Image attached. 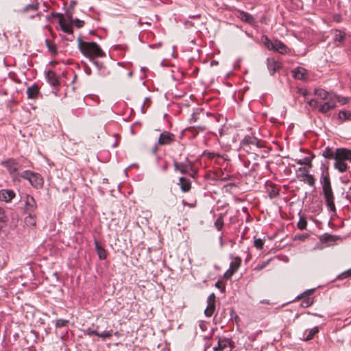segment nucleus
I'll return each instance as SVG.
<instances>
[{
  "label": "nucleus",
  "instance_id": "nucleus-1",
  "mask_svg": "<svg viewBox=\"0 0 351 351\" xmlns=\"http://www.w3.org/2000/svg\"><path fill=\"white\" fill-rule=\"evenodd\" d=\"M322 155L325 158L334 159V167L340 173L346 172L348 168L346 161H351V149L347 148H337L333 152L332 148L327 147Z\"/></svg>",
  "mask_w": 351,
  "mask_h": 351
},
{
  "label": "nucleus",
  "instance_id": "nucleus-2",
  "mask_svg": "<svg viewBox=\"0 0 351 351\" xmlns=\"http://www.w3.org/2000/svg\"><path fill=\"white\" fill-rule=\"evenodd\" d=\"M78 48L81 53L88 58L104 57L106 53L95 42L83 41L81 36L77 38Z\"/></svg>",
  "mask_w": 351,
  "mask_h": 351
},
{
  "label": "nucleus",
  "instance_id": "nucleus-3",
  "mask_svg": "<svg viewBox=\"0 0 351 351\" xmlns=\"http://www.w3.org/2000/svg\"><path fill=\"white\" fill-rule=\"evenodd\" d=\"M320 182L322 186L323 193L326 206L330 211L335 212V205L334 202V195L331 188L330 178L328 176L321 177Z\"/></svg>",
  "mask_w": 351,
  "mask_h": 351
},
{
  "label": "nucleus",
  "instance_id": "nucleus-4",
  "mask_svg": "<svg viewBox=\"0 0 351 351\" xmlns=\"http://www.w3.org/2000/svg\"><path fill=\"white\" fill-rule=\"evenodd\" d=\"M320 182L322 186L323 193L326 206L330 211L335 212V205L334 202V195L331 188L330 178L328 176L321 177Z\"/></svg>",
  "mask_w": 351,
  "mask_h": 351
},
{
  "label": "nucleus",
  "instance_id": "nucleus-5",
  "mask_svg": "<svg viewBox=\"0 0 351 351\" xmlns=\"http://www.w3.org/2000/svg\"><path fill=\"white\" fill-rule=\"evenodd\" d=\"M20 176L27 180L34 188L40 189L43 186V177L38 173L27 170L22 172Z\"/></svg>",
  "mask_w": 351,
  "mask_h": 351
},
{
  "label": "nucleus",
  "instance_id": "nucleus-6",
  "mask_svg": "<svg viewBox=\"0 0 351 351\" xmlns=\"http://www.w3.org/2000/svg\"><path fill=\"white\" fill-rule=\"evenodd\" d=\"M258 147V141L256 138L245 136L241 142V148L246 152H255Z\"/></svg>",
  "mask_w": 351,
  "mask_h": 351
},
{
  "label": "nucleus",
  "instance_id": "nucleus-7",
  "mask_svg": "<svg viewBox=\"0 0 351 351\" xmlns=\"http://www.w3.org/2000/svg\"><path fill=\"white\" fill-rule=\"evenodd\" d=\"M37 208L36 202L32 196L27 195L26 197L25 211L28 214V218L33 220L34 223L35 210Z\"/></svg>",
  "mask_w": 351,
  "mask_h": 351
},
{
  "label": "nucleus",
  "instance_id": "nucleus-8",
  "mask_svg": "<svg viewBox=\"0 0 351 351\" xmlns=\"http://www.w3.org/2000/svg\"><path fill=\"white\" fill-rule=\"evenodd\" d=\"M266 40L267 43H265V45L267 49L278 51L282 54L287 53V47L280 40H275L274 41H271L267 37Z\"/></svg>",
  "mask_w": 351,
  "mask_h": 351
},
{
  "label": "nucleus",
  "instance_id": "nucleus-9",
  "mask_svg": "<svg viewBox=\"0 0 351 351\" xmlns=\"http://www.w3.org/2000/svg\"><path fill=\"white\" fill-rule=\"evenodd\" d=\"M314 289H308L296 297L295 300L303 299L301 302V306L308 308L313 304V299L310 298L309 295L314 292Z\"/></svg>",
  "mask_w": 351,
  "mask_h": 351
},
{
  "label": "nucleus",
  "instance_id": "nucleus-10",
  "mask_svg": "<svg viewBox=\"0 0 351 351\" xmlns=\"http://www.w3.org/2000/svg\"><path fill=\"white\" fill-rule=\"evenodd\" d=\"M233 346L230 339H219L217 345L213 347L214 351H232Z\"/></svg>",
  "mask_w": 351,
  "mask_h": 351
},
{
  "label": "nucleus",
  "instance_id": "nucleus-11",
  "mask_svg": "<svg viewBox=\"0 0 351 351\" xmlns=\"http://www.w3.org/2000/svg\"><path fill=\"white\" fill-rule=\"evenodd\" d=\"M2 165L8 169L9 173L15 178L19 167V163L14 159H9L2 162Z\"/></svg>",
  "mask_w": 351,
  "mask_h": 351
},
{
  "label": "nucleus",
  "instance_id": "nucleus-12",
  "mask_svg": "<svg viewBox=\"0 0 351 351\" xmlns=\"http://www.w3.org/2000/svg\"><path fill=\"white\" fill-rule=\"evenodd\" d=\"M175 141V135L169 132L165 131L160 134L158 143L161 145H169Z\"/></svg>",
  "mask_w": 351,
  "mask_h": 351
},
{
  "label": "nucleus",
  "instance_id": "nucleus-13",
  "mask_svg": "<svg viewBox=\"0 0 351 351\" xmlns=\"http://www.w3.org/2000/svg\"><path fill=\"white\" fill-rule=\"evenodd\" d=\"M207 307L204 310L206 317H211L215 309V296L214 293L210 294L207 298Z\"/></svg>",
  "mask_w": 351,
  "mask_h": 351
},
{
  "label": "nucleus",
  "instance_id": "nucleus-14",
  "mask_svg": "<svg viewBox=\"0 0 351 351\" xmlns=\"http://www.w3.org/2000/svg\"><path fill=\"white\" fill-rule=\"evenodd\" d=\"M336 107V102L333 97H330L329 100L326 101L324 104L319 106L318 111L322 114H326L330 110Z\"/></svg>",
  "mask_w": 351,
  "mask_h": 351
},
{
  "label": "nucleus",
  "instance_id": "nucleus-15",
  "mask_svg": "<svg viewBox=\"0 0 351 351\" xmlns=\"http://www.w3.org/2000/svg\"><path fill=\"white\" fill-rule=\"evenodd\" d=\"M237 17L241 21L250 25H254L256 23V20L252 14L241 10H237Z\"/></svg>",
  "mask_w": 351,
  "mask_h": 351
},
{
  "label": "nucleus",
  "instance_id": "nucleus-16",
  "mask_svg": "<svg viewBox=\"0 0 351 351\" xmlns=\"http://www.w3.org/2000/svg\"><path fill=\"white\" fill-rule=\"evenodd\" d=\"M15 197V193L10 189L0 190V201L10 202Z\"/></svg>",
  "mask_w": 351,
  "mask_h": 351
},
{
  "label": "nucleus",
  "instance_id": "nucleus-17",
  "mask_svg": "<svg viewBox=\"0 0 351 351\" xmlns=\"http://www.w3.org/2000/svg\"><path fill=\"white\" fill-rule=\"evenodd\" d=\"M293 76L296 80H305L306 79L307 71L301 66H298L292 70Z\"/></svg>",
  "mask_w": 351,
  "mask_h": 351
},
{
  "label": "nucleus",
  "instance_id": "nucleus-18",
  "mask_svg": "<svg viewBox=\"0 0 351 351\" xmlns=\"http://www.w3.org/2000/svg\"><path fill=\"white\" fill-rule=\"evenodd\" d=\"M267 68L271 75H274L281 66L280 62L275 60L274 58H267Z\"/></svg>",
  "mask_w": 351,
  "mask_h": 351
},
{
  "label": "nucleus",
  "instance_id": "nucleus-19",
  "mask_svg": "<svg viewBox=\"0 0 351 351\" xmlns=\"http://www.w3.org/2000/svg\"><path fill=\"white\" fill-rule=\"evenodd\" d=\"M26 93L28 99H35L39 95V87L37 84H34L27 88Z\"/></svg>",
  "mask_w": 351,
  "mask_h": 351
},
{
  "label": "nucleus",
  "instance_id": "nucleus-20",
  "mask_svg": "<svg viewBox=\"0 0 351 351\" xmlns=\"http://www.w3.org/2000/svg\"><path fill=\"white\" fill-rule=\"evenodd\" d=\"M47 82L53 86H58L60 84L58 78L56 73L51 71H48L46 73Z\"/></svg>",
  "mask_w": 351,
  "mask_h": 351
},
{
  "label": "nucleus",
  "instance_id": "nucleus-21",
  "mask_svg": "<svg viewBox=\"0 0 351 351\" xmlns=\"http://www.w3.org/2000/svg\"><path fill=\"white\" fill-rule=\"evenodd\" d=\"M230 258L232 259V261L230 264L229 268L236 272L238 269L240 267L241 264V258L239 256H234L230 254Z\"/></svg>",
  "mask_w": 351,
  "mask_h": 351
},
{
  "label": "nucleus",
  "instance_id": "nucleus-22",
  "mask_svg": "<svg viewBox=\"0 0 351 351\" xmlns=\"http://www.w3.org/2000/svg\"><path fill=\"white\" fill-rule=\"evenodd\" d=\"M173 166L175 170L179 171L182 174H186L189 172V169L191 168V165L183 162H174Z\"/></svg>",
  "mask_w": 351,
  "mask_h": 351
},
{
  "label": "nucleus",
  "instance_id": "nucleus-23",
  "mask_svg": "<svg viewBox=\"0 0 351 351\" xmlns=\"http://www.w3.org/2000/svg\"><path fill=\"white\" fill-rule=\"evenodd\" d=\"M179 184L180 186L182 191L184 193L189 191L191 188V181L189 179L184 177L180 178Z\"/></svg>",
  "mask_w": 351,
  "mask_h": 351
},
{
  "label": "nucleus",
  "instance_id": "nucleus-24",
  "mask_svg": "<svg viewBox=\"0 0 351 351\" xmlns=\"http://www.w3.org/2000/svg\"><path fill=\"white\" fill-rule=\"evenodd\" d=\"M315 94L321 99L323 100H329L330 97H333L334 94H330V93L326 91L324 89H315Z\"/></svg>",
  "mask_w": 351,
  "mask_h": 351
},
{
  "label": "nucleus",
  "instance_id": "nucleus-25",
  "mask_svg": "<svg viewBox=\"0 0 351 351\" xmlns=\"http://www.w3.org/2000/svg\"><path fill=\"white\" fill-rule=\"evenodd\" d=\"M346 37V33L340 29H335L334 33V40L338 42L339 44L337 46H340L344 42Z\"/></svg>",
  "mask_w": 351,
  "mask_h": 351
},
{
  "label": "nucleus",
  "instance_id": "nucleus-26",
  "mask_svg": "<svg viewBox=\"0 0 351 351\" xmlns=\"http://www.w3.org/2000/svg\"><path fill=\"white\" fill-rule=\"evenodd\" d=\"M95 249L98 255V257L101 260L106 258V250L97 241H95Z\"/></svg>",
  "mask_w": 351,
  "mask_h": 351
},
{
  "label": "nucleus",
  "instance_id": "nucleus-27",
  "mask_svg": "<svg viewBox=\"0 0 351 351\" xmlns=\"http://www.w3.org/2000/svg\"><path fill=\"white\" fill-rule=\"evenodd\" d=\"M337 239V237L335 235H331L328 234H325L320 237V241L324 243H326L327 245H331Z\"/></svg>",
  "mask_w": 351,
  "mask_h": 351
},
{
  "label": "nucleus",
  "instance_id": "nucleus-28",
  "mask_svg": "<svg viewBox=\"0 0 351 351\" xmlns=\"http://www.w3.org/2000/svg\"><path fill=\"white\" fill-rule=\"evenodd\" d=\"M38 9V3H32L27 5L19 12L21 13H27L29 12H36Z\"/></svg>",
  "mask_w": 351,
  "mask_h": 351
},
{
  "label": "nucleus",
  "instance_id": "nucleus-29",
  "mask_svg": "<svg viewBox=\"0 0 351 351\" xmlns=\"http://www.w3.org/2000/svg\"><path fill=\"white\" fill-rule=\"evenodd\" d=\"M338 119L341 123L351 119V112L346 110H340L338 114Z\"/></svg>",
  "mask_w": 351,
  "mask_h": 351
},
{
  "label": "nucleus",
  "instance_id": "nucleus-30",
  "mask_svg": "<svg viewBox=\"0 0 351 351\" xmlns=\"http://www.w3.org/2000/svg\"><path fill=\"white\" fill-rule=\"evenodd\" d=\"M333 98L335 99V101H337L339 103H340L341 105L346 104L348 101L351 100L350 97H343L340 95H337L336 94L333 95Z\"/></svg>",
  "mask_w": 351,
  "mask_h": 351
},
{
  "label": "nucleus",
  "instance_id": "nucleus-31",
  "mask_svg": "<svg viewBox=\"0 0 351 351\" xmlns=\"http://www.w3.org/2000/svg\"><path fill=\"white\" fill-rule=\"evenodd\" d=\"M319 332V327L315 326L308 331V335L304 338V341H309L312 339L314 336Z\"/></svg>",
  "mask_w": 351,
  "mask_h": 351
},
{
  "label": "nucleus",
  "instance_id": "nucleus-32",
  "mask_svg": "<svg viewBox=\"0 0 351 351\" xmlns=\"http://www.w3.org/2000/svg\"><path fill=\"white\" fill-rule=\"evenodd\" d=\"M60 26L62 31H63L64 33L72 34H73V29L72 27L69 25H66L62 21V19L60 20Z\"/></svg>",
  "mask_w": 351,
  "mask_h": 351
},
{
  "label": "nucleus",
  "instance_id": "nucleus-33",
  "mask_svg": "<svg viewBox=\"0 0 351 351\" xmlns=\"http://www.w3.org/2000/svg\"><path fill=\"white\" fill-rule=\"evenodd\" d=\"M304 176L306 177V179L304 180L305 182H306L309 186H313L315 185V178L313 175L311 174H304Z\"/></svg>",
  "mask_w": 351,
  "mask_h": 351
},
{
  "label": "nucleus",
  "instance_id": "nucleus-34",
  "mask_svg": "<svg viewBox=\"0 0 351 351\" xmlns=\"http://www.w3.org/2000/svg\"><path fill=\"white\" fill-rule=\"evenodd\" d=\"M45 43H46V46L48 49V50L51 52L53 54H56L57 53V49H56V46L53 44V43H51L49 40H45Z\"/></svg>",
  "mask_w": 351,
  "mask_h": 351
},
{
  "label": "nucleus",
  "instance_id": "nucleus-35",
  "mask_svg": "<svg viewBox=\"0 0 351 351\" xmlns=\"http://www.w3.org/2000/svg\"><path fill=\"white\" fill-rule=\"evenodd\" d=\"M112 335V330H108V331H104L102 332H98V335L97 337H99L102 339H106V338H110L111 337Z\"/></svg>",
  "mask_w": 351,
  "mask_h": 351
},
{
  "label": "nucleus",
  "instance_id": "nucleus-36",
  "mask_svg": "<svg viewBox=\"0 0 351 351\" xmlns=\"http://www.w3.org/2000/svg\"><path fill=\"white\" fill-rule=\"evenodd\" d=\"M298 228L300 229V230H304L306 229V226H307V221L304 218H300V220L298 222Z\"/></svg>",
  "mask_w": 351,
  "mask_h": 351
},
{
  "label": "nucleus",
  "instance_id": "nucleus-37",
  "mask_svg": "<svg viewBox=\"0 0 351 351\" xmlns=\"http://www.w3.org/2000/svg\"><path fill=\"white\" fill-rule=\"evenodd\" d=\"M215 227L217 229V230H221L223 226V221L222 218L220 217L216 219L215 221Z\"/></svg>",
  "mask_w": 351,
  "mask_h": 351
},
{
  "label": "nucleus",
  "instance_id": "nucleus-38",
  "mask_svg": "<svg viewBox=\"0 0 351 351\" xmlns=\"http://www.w3.org/2000/svg\"><path fill=\"white\" fill-rule=\"evenodd\" d=\"M308 104L312 108H319L320 104L319 101L316 99H311L309 101H307Z\"/></svg>",
  "mask_w": 351,
  "mask_h": 351
},
{
  "label": "nucleus",
  "instance_id": "nucleus-39",
  "mask_svg": "<svg viewBox=\"0 0 351 351\" xmlns=\"http://www.w3.org/2000/svg\"><path fill=\"white\" fill-rule=\"evenodd\" d=\"M254 243V246L257 249L261 250V249H263V245H264V241L260 238L255 239Z\"/></svg>",
  "mask_w": 351,
  "mask_h": 351
},
{
  "label": "nucleus",
  "instance_id": "nucleus-40",
  "mask_svg": "<svg viewBox=\"0 0 351 351\" xmlns=\"http://www.w3.org/2000/svg\"><path fill=\"white\" fill-rule=\"evenodd\" d=\"M351 276V268L347 271L342 272L337 276V279H343Z\"/></svg>",
  "mask_w": 351,
  "mask_h": 351
},
{
  "label": "nucleus",
  "instance_id": "nucleus-41",
  "mask_svg": "<svg viewBox=\"0 0 351 351\" xmlns=\"http://www.w3.org/2000/svg\"><path fill=\"white\" fill-rule=\"evenodd\" d=\"M68 323H69V321L66 319H57L56 322V326L57 328H61V327H63V326H65L66 325H67Z\"/></svg>",
  "mask_w": 351,
  "mask_h": 351
},
{
  "label": "nucleus",
  "instance_id": "nucleus-42",
  "mask_svg": "<svg viewBox=\"0 0 351 351\" xmlns=\"http://www.w3.org/2000/svg\"><path fill=\"white\" fill-rule=\"evenodd\" d=\"M296 162L298 164V165H309L310 167L311 166V161L310 160L308 159V158L307 157H305V158H303L302 159H299V160H296Z\"/></svg>",
  "mask_w": 351,
  "mask_h": 351
},
{
  "label": "nucleus",
  "instance_id": "nucleus-43",
  "mask_svg": "<svg viewBox=\"0 0 351 351\" xmlns=\"http://www.w3.org/2000/svg\"><path fill=\"white\" fill-rule=\"evenodd\" d=\"M6 221V216L5 215L4 210L0 208V230L2 228V223Z\"/></svg>",
  "mask_w": 351,
  "mask_h": 351
},
{
  "label": "nucleus",
  "instance_id": "nucleus-44",
  "mask_svg": "<svg viewBox=\"0 0 351 351\" xmlns=\"http://www.w3.org/2000/svg\"><path fill=\"white\" fill-rule=\"evenodd\" d=\"M71 23H74L77 28H80L84 25V21L78 19H72Z\"/></svg>",
  "mask_w": 351,
  "mask_h": 351
},
{
  "label": "nucleus",
  "instance_id": "nucleus-45",
  "mask_svg": "<svg viewBox=\"0 0 351 351\" xmlns=\"http://www.w3.org/2000/svg\"><path fill=\"white\" fill-rule=\"evenodd\" d=\"M268 263H269V261H264L262 263L258 264L254 267V270L257 271L262 270L267 265Z\"/></svg>",
  "mask_w": 351,
  "mask_h": 351
},
{
  "label": "nucleus",
  "instance_id": "nucleus-46",
  "mask_svg": "<svg viewBox=\"0 0 351 351\" xmlns=\"http://www.w3.org/2000/svg\"><path fill=\"white\" fill-rule=\"evenodd\" d=\"M235 272L230 268L224 273L223 278L226 279H230Z\"/></svg>",
  "mask_w": 351,
  "mask_h": 351
},
{
  "label": "nucleus",
  "instance_id": "nucleus-47",
  "mask_svg": "<svg viewBox=\"0 0 351 351\" xmlns=\"http://www.w3.org/2000/svg\"><path fill=\"white\" fill-rule=\"evenodd\" d=\"M204 155L206 156L208 158L213 159L215 157L220 158L221 156L219 154H215L213 152H204Z\"/></svg>",
  "mask_w": 351,
  "mask_h": 351
},
{
  "label": "nucleus",
  "instance_id": "nucleus-48",
  "mask_svg": "<svg viewBox=\"0 0 351 351\" xmlns=\"http://www.w3.org/2000/svg\"><path fill=\"white\" fill-rule=\"evenodd\" d=\"M198 114H199V112L197 111V112H193L192 113V114L191 116V118L189 119V122L191 123L197 121Z\"/></svg>",
  "mask_w": 351,
  "mask_h": 351
},
{
  "label": "nucleus",
  "instance_id": "nucleus-49",
  "mask_svg": "<svg viewBox=\"0 0 351 351\" xmlns=\"http://www.w3.org/2000/svg\"><path fill=\"white\" fill-rule=\"evenodd\" d=\"M86 334L88 335H96V336H97L99 332L97 330H93V329H91V328H88L86 330Z\"/></svg>",
  "mask_w": 351,
  "mask_h": 351
},
{
  "label": "nucleus",
  "instance_id": "nucleus-50",
  "mask_svg": "<svg viewBox=\"0 0 351 351\" xmlns=\"http://www.w3.org/2000/svg\"><path fill=\"white\" fill-rule=\"evenodd\" d=\"M93 64L97 67L98 69H101L103 67L102 62L99 61H93Z\"/></svg>",
  "mask_w": 351,
  "mask_h": 351
},
{
  "label": "nucleus",
  "instance_id": "nucleus-51",
  "mask_svg": "<svg viewBox=\"0 0 351 351\" xmlns=\"http://www.w3.org/2000/svg\"><path fill=\"white\" fill-rule=\"evenodd\" d=\"M197 128L198 130H201V131H204V130H206V128H205L204 126H201V125L197 126ZM195 129H196V128H195V127H191V130H195Z\"/></svg>",
  "mask_w": 351,
  "mask_h": 351
},
{
  "label": "nucleus",
  "instance_id": "nucleus-52",
  "mask_svg": "<svg viewBox=\"0 0 351 351\" xmlns=\"http://www.w3.org/2000/svg\"><path fill=\"white\" fill-rule=\"evenodd\" d=\"M55 16H60V14H54L53 13H51V14L47 15V16H46V18H47V19L48 21H49V20L51 19V18H53V17H54Z\"/></svg>",
  "mask_w": 351,
  "mask_h": 351
},
{
  "label": "nucleus",
  "instance_id": "nucleus-53",
  "mask_svg": "<svg viewBox=\"0 0 351 351\" xmlns=\"http://www.w3.org/2000/svg\"><path fill=\"white\" fill-rule=\"evenodd\" d=\"M25 222H26V223H29V224H32V225H34V224L36 223V221H35V220H34V223H32V222H33V220H32V219H29L28 218V217H27L25 218Z\"/></svg>",
  "mask_w": 351,
  "mask_h": 351
},
{
  "label": "nucleus",
  "instance_id": "nucleus-54",
  "mask_svg": "<svg viewBox=\"0 0 351 351\" xmlns=\"http://www.w3.org/2000/svg\"><path fill=\"white\" fill-rule=\"evenodd\" d=\"M219 242H220V245L222 247L223 246V236L221 235L220 237H219Z\"/></svg>",
  "mask_w": 351,
  "mask_h": 351
},
{
  "label": "nucleus",
  "instance_id": "nucleus-55",
  "mask_svg": "<svg viewBox=\"0 0 351 351\" xmlns=\"http://www.w3.org/2000/svg\"><path fill=\"white\" fill-rule=\"evenodd\" d=\"M183 204H184V205H187V206H190V207H193V204H189V203H186V202H185L184 201H183Z\"/></svg>",
  "mask_w": 351,
  "mask_h": 351
},
{
  "label": "nucleus",
  "instance_id": "nucleus-56",
  "mask_svg": "<svg viewBox=\"0 0 351 351\" xmlns=\"http://www.w3.org/2000/svg\"><path fill=\"white\" fill-rule=\"evenodd\" d=\"M36 16L40 17V13H37V14H36ZM34 16H35V15H32V16H30V18H31V19H34Z\"/></svg>",
  "mask_w": 351,
  "mask_h": 351
},
{
  "label": "nucleus",
  "instance_id": "nucleus-57",
  "mask_svg": "<svg viewBox=\"0 0 351 351\" xmlns=\"http://www.w3.org/2000/svg\"><path fill=\"white\" fill-rule=\"evenodd\" d=\"M145 104V101H143V105H142V106H141V111H142V112H143V111H144Z\"/></svg>",
  "mask_w": 351,
  "mask_h": 351
},
{
  "label": "nucleus",
  "instance_id": "nucleus-58",
  "mask_svg": "<svg viewBox=\"0 0 351 351\" xmlns=\"http://www.w3.org/2000/svg\"><path fill=\"white\" fill-rule=\"evenodd\" d=\"M307 94H308V92H307V90H304V91H303V93H302V95H303L304 96L307 95Z\"/></svg>",
  "mask_w": 351,
  "mask_h": 351
},
{
  "label": "nucleus",
  "instance_id": "nucleus-59",
  "mask_svg": "<svg viewBox=\"0 0 351 351\" xmlns=\"http://www.w3.org/2000/svg\"><path fill=\"white\" fill-rule=\"evenodd\" d=\"M128 76L129 77H131L132 76V71L129 72V73H128Z\"/></svg>",
  "mask_w": 351,
  "mask_h": 351
},
{
  "label": "nucleus",
  "instance_id": "nucleus-60",
  "mask_svg": "<svg viewBox=\"0 0 351 351\" xmlns=\"http://www.w3.org/2000/svg\"><path fill=\"white\" fill-rule=\"evenodd\" d=\"M219 134L221 136L223 135V130L222 129L219 130Z\"/></svg>",
  "mask_w": 351,
  "mask_h": 351
},
{
  "label": "nucleus",
  "instance_id": "nucleus-61",
  "mask_svg": "<svg viewBox=\"0 0 351 351\" xmlns=\"http://www.w3.org/2000/svg\"><path fill=\"white\" fill-rule=\"evenodd\" d=\"M146 70H147L146 67H141V71H143V72H145Z\"/></svg>",
  "mask_w": 351,
  "mask_h": 351
},
{
  "label": "nucleus",
  "instance_id": "nucleus-62",
  "mask_svg": "<svg viewBox=\"0 0 351 351\" xmlns=\"http://www.w3.org/2000/svg\"><path fill=\"white\" fill-rule=\"evenodd\" d=\"M219 283H220V282H219V281H218L217 282H216V284H215L216 287H219Z\"/></svg>",
  "mask_w": 351,
  "mask_h": 351
},
{
  "label": "nucleus",
  "instance_id": "nucleus-63",
  "mask_svg": "<svg viewBox=\"0 0 351 351\" xmlns=\"http://www.w3.org/2000/svg\"><path fill=\"white\" fill-rule=\"evenodd\" d=\"M75 3H76L75 1H72L71 2V5H75Z\"/></svg>",
  "mask_w": 351,
  "mask_h": 351
}]
</instances>
